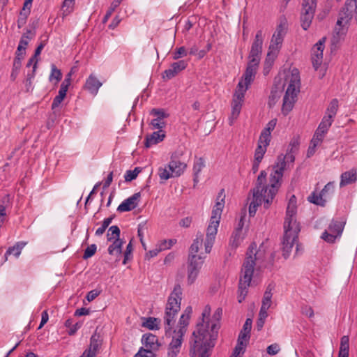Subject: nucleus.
<instances>
[{
    "label": "nucleus",
    "instance_id": "nucleus-1",
    "mask_svg": "<svg viewBox=\"0 0 357 357\" xmlns=\"http://www.w3.org/2000/svg\"><path fill=\"white\" fill-rule=\"evenodd\" d=\"M211 307L205 306L201 320L196 324L190 341L189 355L190 357H210L215 347L220 329L219 321L222 315V309L218 307L210 321Z\"/></svg>",
    "mask_w": 357,
    "mask_h": 357
},
{
    "label": "nucleus",
    "instance_id": "nucleus-2",
    "mask_svg": "<svg viewBox=\"0 0 357 357\" xmlns=\"http://www.w3.org/2000/svg\"><path fill=\"white\" fill-rule=\"evenodd\" d=\"M285 158H279L278 161L273 166L269 178V184L267 187L264 185L266 179L263 178L260 179L258 177L256 187L253 189L254 195L264 197V207L266 209L269 208L280 185V181L286 167Z\"/></svg>",
    "mask_w": 357,
    "mask_h": 357
},
{
    "label": "nucleus",
    "instance_id": "nucleus-3",
    "mask_svg": "<svg viewBox=\"0 0 357 357\" xmlns=\"http://www.w3.org/2000/svg\"><path fill=\"white\" fill-rule=\"evenodd\" d=\"M264 258V251L260 248L257 250V244L255 242L252 243L246 252V257L241 269L238 290L239 303H241L247 295V289L250 284L255 265L257 262L263 261Z\"/></svg>",
    "mask_w": 357,
    "mask_h": 357
},
{
    "label": "nucleus",
    "instance_id": "nucleus-4",
    "mask_svg": "<svg viewBox=\"0 0 357 357\" xmlns=\"http://www.w3.org/2000/svg\"><path fill=\"white\" fill-rule=\"evenodd\" d=\"M286 90L282 99V113L287 116L289 114L298 100L301 91L300 73L297 68H294L284 72Z\"/></svg>",
    "mask_w": 357,
    "mask_h": 357
},
{
    "label": "nucleus",
    "instance_id": "nucleus-5",
    "mask_svg": "<svg viewBox=\"0 0 357 357\" xmlns=\"http://www.w3.org/2000/svg\"><path fill=\"white\" fill-rule=\"evenodd\" d=\"M264 39V33L263 31L259 30L252 44L249 54V61L245 72L241 78V79L248 83H252L255 78L257 70L261 59Z\"/></svg>",
    "mask_w": 357,
    "mask_h": 357
},
{
    "label": "nucleus",
    "instance_id": "nucleus-6",
    "mask_svg": "<svg viewBox=\"0 0 357 357\" xmlns=\"http://www.w3.org/2000/svg\"><path fill=\"white\" fill-rule=\"evenodd\" d=\"M182 288L180 284H175L168 298L164 317L165 332H169L175 323V317L181 309Z\"/></svg>",
    "mask_w": 357,
    "mask_h": 357
},
{
    "label": "nucleus",
    "instance_id": "nucleus-7",
    "mask_svg": "<svg viewBox=\"0 0 357 357\" xmlns=\"http://www.w3.org/2000/svg\"><path fill=\"white\" fill-rule=\"evenodd\" d=\"M352 0L347 1L345 6L340 11L333 31V45H336L345 38L352 18Z\"/></svg>",
    "mask_w": 357,
    "mask_h": 357
},
{
    "label": "nucleus",
    "instance_id": "nucleus-8",
    "mask_svg": "<svg viewBox=\"0 0 357 357\" xmlns=\"http://www.w3.org/2000/svg\"><path fill=\"white\" fill-rule=\"evenodd\" d=\"M251 84L252 83H248L247 82L242 79H240L238 82L233 95L231 105V114L228 119L229 124L230 126H232L239 116L244 102L245 93Z\"/></svg>",
    "mask_w": 357,
    "mask_h": 357
},
{
    "label": "nucleus",
    "instance_id": "nucleus-9",
    "mask_svg": "<svg viewBox=\"0 0 357 357\" xmlns=\"http://www.w3.org/2000/svg\"><path fill=\"white\" fill-rule=\"evenodd\" d=\"M296 198L294 195H292L287 207L286 218L284 222V234L288 232L290 235L293 236L295 235L298 237L301 227L296 219Z\"/></svg>",
    "mask_w": 357,
    "mask_h": 357
},
{
    "label": "nucleus",
    "instance_id": "nucleus-10",
    "mask_svg": "<svg viewBox=\"0 0 357 357\" xmlns=\"http://www.w3.org/2000/svg\"><path fill=\"white\" fill-rule=\"evenodd\" d=\"M185 167V163L181 162L178 158H175L170 161L167 167H160L158 175L162 180H167L172 177H178L183 173Z\"/></svg>",
    "mask_w": 357,
    "mask_h": 357
},
{
    "label": "nucleus",
    "instance_id": "nucleus-11",
    "mask_svg": "<svg viewBox=\"0 0 357 357\" xmlns=\"http://www.w3.org/2000/svg\"><path fill=\"white\" fill-rule=\"evenodd\" d=\"M346 224V220L342 218L340 220H333L330 223L328 231H325L321 238L327 243H333L335 240L340 237Z\"/></svg>",
    "mask_w": 357,
    "mask_h": 357
},
{
    "label": "nucleus",
    "instance_id": "nucleus-12",
    "mask_svg": "<svg viewBox=\"0 0 357 357\" xmlns=\"http://www.w3.org/2000/svg\"><path fill=\"white\" fill-rule=\"evenodd\" d=\"M317 6V0H303L301 20V26L307 30L312 22Z\"/></svg>",
    "mask_w": 357,
    "mask_h": 357
},
{
    "label": "nucleus",
    "instance_id": "nucleus-13",
    "mask_svg": "<svg viewBox=\"0 0 357 357\" xmlns=\"http://www.w3.org/2000/svg\"><path fill=\"white\" fill-rule=\"evenodd\" d=\"M282 40L277 38H271L270 45L268 47V52L265 61L264 74H267L269 72L270 68L273 64L275 58L281 49L282 45Z\"/></svg>",
    "mask_w": 357,
    "mask_h": 357
},
{
    "label": "nucleus",
    "instance_id": "nucleus-14",
    "mask_svg": "<svg viewBox=\"0 0 357 357\" xmlns=\"http://www.w3.org/2000/svg\"><path fill=\"white\" fill-rule=\"evenodd\" d=\"M325 38L320 39L312 48V62L314 70H317L323 61V52L325 48Z\"/></svg>",
    "mask_w": 357,
    "mask_h": 357
},
{
    "label": "nucleus",
    "instance_id": "nucleus-15",
    "mask_svg": "<svg viewBox=\"0 0 357 357\" xmlns=\"http://www.w3.org/2000/svg\"><path fill=\"white\" fill-rule=\"evenodd\" d=\"M225 190L221 189L218 195L217 199H216V203L213 207V209L212 211V215L210 219V222H212V224L220 223V220L221 217V214L222 212V209L224 208L225 205Z\"/></svg>",
    "mask_w": 357,
    "mask_h": 357
},
{
    "label": "nucleus",
    "instance_id": "nucleus-16",
    "mask_svg": "<svg viewBox=\"0 0 357 357\" xmlns=\"http://www.w3.org/2000/svg\"><path fill=\"white\" fill-rule=\"evenodd\" d=\"M188 66V61L185 60H179L172 63L169 68L165 70L162 77L164 79H171L176 76L179 73L184 70Z\"/></svg>",
    "mask_w": 357,
    "mask_h": 357
},
{
    "label": "nucleus",
    "instance_id": "nucleus-17",
    "mask_svg": "<svg viewBox=\"0 0 357 357\" xmlns=\"http://www.w3.org/2000/svg\"><path fill=\"white\" fill-rule=\"evenodd\" d=\"M141 192H136L131 197L125 199L117 208V211L120 213L130 211L135 208L140 202Z\"/></svg>",
    "mask_w": 357,
    "mask_h": 357
},
{
    "label": "nucleus",
    "instance_id": "nucleus-18",
    "mask_svg": "<svg viewBox=\"0 0 357 357\" xmlns=\"http://www.w3.org/2000/svg\"><path fill=\"white\" fill-rule=\"evenodd\" d=\"M102 85V82L98 79L97 76L92 73L86 78L84 85V89L95 96L98 94L99 89Z\"/></svg>",
    "mask_w": 357,
    "mask_h": 357
},
{
    "label": "nucleus",
    "instance_id": "nucleus-19",
    "mask_svg": "<svg viewBox=\"0 0 357 357\" xmlns=\"http://www.w3.org/2000/svg\"><path fill=\"white\" fill-rule=\"evenodd\" d=\"M219 224L213 223L210 222L206 231V237L205 240V251L206 253H210L213 247L215 235L218 231V227Z\"/></svg>",
    "mask_w": 357,
    "mask_h": 357
},
{
    "label": "nucleus",
    "instance_id": "nucleus-20",
    "mask_svg": "<svg viewBox=\"0 0 357 357\" xmlns=\"http://www.w3.org/2000/svg\"><path fill=\"white\" fill-rule=\"evenodd\" d=\"M102 344L100 335L95 333L90 339V344L88 349L84 351V356L87 355L88 357H96L97 351Z\"/></svg>",
    "mask_w": 357,
    "mask_h": 357
},
{
    "label": "nucleus",
    "instance_id": "nucleus-21",
    "mask_svg": "<svg viewBox=\"0 0 357 357\" xmlns=\"http://www.w3.org/2000/svg\"><path fill=\"white\" fill-rule=\"evenodd\" d=\"M357 181V169L352 168L349 171L343 172L340 176V187L342 188L351 185Z\"/></svg>",
    "mask_w": 357,
    "mask_h": 357
},
{
    "label": "nucleus",
    "instance_id": "nucleus-22",
    "mask_svg": "<svg viewBox=\"0 0 357 357\" xmlns=\"http://www.w3.org/2000/svg\"><path fill=\"white\" fill-rule=\"evenodd\" d=\"M298 238L295 235L293 236L290 235L288 232L287 234L284 235V239L282 242V251L283 256L285 259H287L294 247V243L297 241Z\"/></svg>",
    "mask_w": 357,
    "mask_h": 357
},
{
    "label": "nucleus",
    "instance_id": "nucleus-23",
    "mask_svg": "<svg viewBox=\"0 0 357 357\" xmlns=\"http://www.w3.org/2000/svg\"><path fill=\"white\" fill-rule=\"evenodd\" d=\"M165 137V132L163 130L153 132L151 135H147L146 137L145 146L150 147L162 142Z\"/></svg>",
    "mask_w": 357,
    "mask_h": 357
},
{
    "label": "nucleus",
    "instance_id": "nucleus-24",
    "mask_svg": "<svg viewBox=\"0 0 357 357\" xmlns=\"http://www.w3.org/2000/svg\"><path fill=\"white\" fill-rule=\"evenodd\" d=\"M142 340L145 345L146 349L155 350L158 349L160 347L158 337L152 333L144 334Z\"/></svg>",
    "mask_w": 357,
    "mask_h": 357
},
{
    "label": "nucleus",
    "instance_id": "nucleus-25",
    "mask_svg": "<svg viewBox=\"0 0 357 357\" xmlns=\"http://www.w3.org/2000/svg\"><path fill=\"white\" fill-rule=\"evenodd\" d=\"M184 335L185 331L183 329H178L177 331H174L172 341L168 346L181 349L183 342Z\"/></svg>",
    "mask_w": 357,
    "mask_h": 357
},
{
    "label": "nucleus",
    "instance_id": "nucleus-26",
    "mask_svg": "<svg viewBox=\"0 0 357 357\" xmlns=\"http://www.w3.org/2000/svg\"><path fill=\"white\" fill-rule=\"evenodd\" d=\"M325 135V133H322L316 130L308 149V154H314L315 148L322 142Z\"/></svg>",
    "mask_w": 357,
    "mask_h": 357
},
{
    "label": "nucleus",
    "instance_id": "nucleus-27",
    "mask_svg": "<svg viewBox=\"0 0 357 357\" xmlns=\"http://www.w3.org/2000/svg\"><path fill=\"white\" fill-rule=\"evenodd\" d=\"M203 264L204 260L202 257L197 256V255L188 256V268H192L195 270L200 271Z\"/></svg>",
    "mask_w": 357,
    "mask_h": 357
},
{
    "label": "nucleus",
    "instance_id": "nucleus-28",
    "mask_svg": "<svg viewBox=\"0 0 357 357\" xmlns=\"http://www.w3.org/2000/svg\"><path fill=\"white\" fill-rule=\"evenodd\" d=\"M287 30V24L285 19L281 20L280 24L278 25L273 35V38H277L283 41L284 37L286 35Z\"/></svg>",
    "mask_w": 357,
    "mask_h": 357
},
{
    "label": "nucleus",
    "instance_id": "nucleus-29",
    "mask_svg": "<svg viewBox=\"0 0 357 357\" xmlns=\"http://www.w3.org/2000/svg\"><path fill=\"white\" fill-rule=\"evenodd\" d=\"M123 242L121 239H115L114 241L108 248V252L111 255L119 257L122 252V245Z\"/></svg>",
    "mask_w": 357,
    "mask_h": 357
},
{
    "label": "nucleus",
    "instance_id": "nucleus-30",
    "mask_svg": "<svg viewBox=\"0 0 357 357\" xmlns=\"http://www.w3.org/2000/svg\"><path fill=\"white\" fill-rule=\"evenodd\" d=\"M277 123L275 119L271 120L267 124L266 128L261 131L260 136L262 139L266 141L267 139L271 140V132L274 130Z\"/></svg>",
    "mask_w": 357,
    "mask_h": 357
},
{
    "label": "nucleus",
    "instance_id": "nucleus-31",
    "mask_svg": "<svg viewBox=\"0 0 357 357\" xmlns=\"http://www.w3.org/2000/svg\"><path fill=\"white\" fill-rule=\"evenodd\" d=\"M274 289V285L272 284H269L266 289L264 294L261 306H265L266 307H270L272 303L271 298L273 295V290Z\"/></svg>",
    "mask_w": 357,
    "mask_h": 357
},
{
    "label": "nucleus",
    "instance_id": "nucleus-32",
    "mask_svg": "<svg viewBox=\"0 0 357 357\" xmlns=\"http://www.w3.org/2000/svg\"><path fill=\"white\" fill-rule=\"evenodd\" d=\"M300 143V137L298 136L294 137L289 142V144L287 149V154H296L299 149Z\"/></svg>",
    "mask_w": 357,
    "mask_h": 357
},
{
    "label": "nucleus",
    "instance_id": "nucleus-33",
    "mask_svg": "<svg viewBox=\"0 0 357 357\" xmlns=\"http://www.w3.org/2000/svg\"><path fill=\"white\" fill-rule=\"evenodd\" d=\"M324 195L320 192L319 195H317L315 192H313L308 197L307 200L314 204L324 206L326 202V200L323 198Z\"/></svg>",
    "mask_w": 357,
    "mask_h": 357
},
{
    "label": "nucleus",
    "instance_id": "nucleus-34",
    "mask_svg": "<svg viewBox=\"0 0 357 357\" xmlns=\"http://www.w3.org/2000/svg\"><path fill=\"white\" fill-rule=\"evenodd\" d=\"M333 121V119L324 115L317 130L326 134L331 126Z\"/></svg>",
    "mask_w": 357,
    "mask_h": 357
},
{
    "label": "nucleus",
    "instance_id": "nucleus-35",
    "mask_svg": "<svg viewBox=\"0 0 357 357\" xmlns=\"http://www.w3.org/2000/svg\"><path fill=\"white\" fill-rule=\"evenodd\" d=\"M262 201H264V197L253 194V200L250 203L249 207V213L250 216L255 215L257 206L261 204Z\"/></svg>",
    "mask_w": 357,
    "mask_h": 357
},
{
    "label": "nucleus",
    "instance_id": "nucleus-36",
    "mask_svg": "<svg viewBox=\"0 0 357 357\" xmlns=\"http://www.w3.org/2000/svg\"><path fill=\"white\" fill-rule=\"evenodd\" d=\"M270 139L264 141L262 137H259L258 146L255 151V156H264L266 153V148L270 143Z\"/></svg>",
    "mask_w": 357,
    "mask_h": 357
},
{
    "label": "nucleus",
    "instance_id": "nucleus-37",
    "mask_svg": "<svg viewBox=\"0 0 357 357\" xmlns=\"http://www.w3.org/2000/svg\"><path fill=\"white\" fill-rule=\"evenodd\" d=\"M338 101L337 99H333L329 103V105L328 106L325 116H327L330 118L334 119L335 116L337 109H338Z\"/></svg>",
    "mask_w": 357,
    "mask_h": 357
},
{
    "label": "nucleus",
    "instance_id": "nucleus-38",
    "mask_svg": "<svg viewBox=\"0 0 357 357\" xmlns=\"http://www.w3.org/2000/svg\"><path fill=\"white\" fill-rule=\"evenodd\" d=\"M203 242V234H197L196 238L194 240L190 248V254L189 255H196V253L199 251V246L202 245Z\"/></svg>",
    "mask_w": 357,
    "mask_h": 357
},
{
    "label": "nucleus",
    "instance_id": "nucleus-39",
    "mask_svg": "<svg viewBox=\"0 0 357 357\" xmlns=\"http://www.w3.org/2000/svg\"><path fill=\"white\" fill-rule=\"evenodd\" d=\"M62 74L60 70H59L55 65L52 64L51 66V73L49 77V80L51 82H54V84H56L61 79Z\"/></svg>",
    "mask_w": 357,
    "mask_h": 357
},
{
    "label": "nucleus",
    "instance_id": "nucleus-40",
    "mask_svg": "<svg viewBox=\"0 0 357 357\" xmlns=\"http://www.w3.org/2000/svg\"><path fill=\"white\" fill-rule=\"evenodd\" d=\"M26 245V243L24 242H17L14 246L10 247L6 251L5 256L6 257L8 255H13L15 257H18L20 253L22 248Z\"/></svg>",
    "mask_w": 357,
    "mask_h": 357
},
{
    "label": "nucleus",
    "instance_id": "nucleus-41",
    "mask_svg": "<svg viewBox=\"0 0 357 357\" xmlns=\"http://www.w3.org/2000/svg\"><path fill=\"white\" fill-rule=\"evenodd\" d=\"M160 322V319L155 317H148L145 319V321L143 322L142 326L150 329H158V324Z\"/></svg>",
    "mask_w": 357,
    "mask_h": 357
},
{
    "label": "nucleus",
    "instance_id": "nucleus-42",
    "mask_svg": "<svg viewBox=\"0 0 357 357\" xmlns=\"http://www.w3.org/2000/svg\"><path fill=\"white\" fill-rule=\"evenodd\" d=\"M22 67V61H19V58H15L13 61L12 71L10 73V79L12 81H15L20 73Z\"/></svg>",
    "mask_w": 357,
    "mask_h": 357
},
{
    "label": "nucleus",
    "instance_id": "nucleus-43",
    "mask_svg": "<svg viewBox=\"0 0 357 357\" xmlns=\"http://www.w3.org/2000/svg\"><path fill=\"white\" fill-rule=\"evenodd\" d=\"M281 96V92L276 89H272L268 98V105L270 107H273L279 100Z\"/></svg>",
    "mask_w": 357,
    "mask_h": 357
},
{
    "label": "nucleus",
    "instance_id": "nucleus-44",
    "mask_svg": "<svg viewBox=\"0 0 357 357\" xmlns=\"http://www.w3.org/2000/svg\"><path fill=\"white\" fill-rule=\"evenodd\" d=\"M120 229L116 225H113L109 228L108 232H107V240L109 241L113 240V239H120Z\"/></svg>",
    "mask_w": 357,
    "mask_h": 357
},
{
    "label": "nucleus",
    "instance_id": "nucleus-45",
    "mask_svg": "<svg viewBox=\"0 0 357 357\" xmlns=\"http://www.w3.org/2000/svg\"><path fill=\"white\" fill-rule=\"evenodd\" d=\"M75 0H64L62 5L63 15L66 16L73 10Z\"/></svg>",
    "mask_w": 357,
    "mask_h": 357
},
{
    "label": "nucleus",
    "instance_id": "nucleus-46",
    "mask_svg": "<svg viewBox=\"0 0 357 357\" xmlns=\"http://www.w3.org/2000/svg\"><path fill=\"white\" fill-rule=\"evenodd\" d=\"M123 0H114L106 13L105 17H103L102 22L106 23L109 18L111 17L112 13L115 10V9L121 4Z\"/></svg>",
    "mask_w": 357,
    "mask_h": 357
},
{
    "label": "nucleus",
    "instance_id": "nucleus-47",
    "mask_svg": "<svg viewBox=\"0 0 357 357\" xmlns=\"http://www.w3.org/2000/svg\"><path fill=\"white\" fill-rule=\"evenodd\" d=\"M188 54L187 49L184 46L176 48L172 53V59L178 60L182 57L186 56Z\"/></svg>",
    "mask_w": 357,
    "mask_h": 357
},
{
    "label": "nucleus",
    "instance_id": "nucleus-48",
    "mask_svg": "<svg viewBox=\"0 0 357 357\" xmlns=\"http://www.w3.org/2000/svg\"><path fill=\"white\" fill-rule=\"evenodd\" d=\"M115 217L114 215L107 218H105L103 222H102V225L100 227H99L96 231V236H101L102 234H104V232L105 231L106 229L108 227V226L110 225V223L112 222V220L114 219V218Z\"/></svg>",
    "mask_w": 357,
    "mask_h": 357
},
{
    "label": "nucleus",
    "instance_id": "nucleus-49",
    "mask_svg": "<svg viewBox=\"0 0 357 357\" xmlns=\"http://www.w3.org/2000/svg\"><path fill=\"white\" fill-rule=\"evenodd\" d=\"M199 271H197L192 268H188V278H187V283L188 285H192L196 280L198 275H199Z\"/></svg>",
    "mask_w": 357,
    "mask_h": 357
},
{
    "label": "nucleus",
    "instance_id": "nucleus-50",
    "mask_svg": "<svg viewBox=\"0 0 357 357\" xmlns=\"http://www.w3.org/2000/svg\"><path fill=\"white\" fill-rule=\"evenodd\" d=\"M339 351L349 353V338L347 335L342 337Z\"/></svg>",
    "mask_w": 357,
    "mask_h": 357
},
{
    "label": "nucleus",
    "instance_id": "nucleus-51",
    "mask_svg": "<svg viewBox=\"0 0 357 357\" xmlns=\"http://www.w3.org/2000/svg\"><path fill=\"white\" fill-rule=\"evenodd\" d=\"M152 349L141 347L135 357H156Z\"/></svg>",
    "mask_w": 357,
    "mask_h": 357
},
{
    "label": "nucleus",
    "instance_id": "nucleus-52",
    "mask_svg": "<svg viewBox=\"0 0 357 357\" xmlns=\"http://www.w3.org/2000/svg\"><path fill=\"white\" fill-rule=\"evenodd\" d=\"M141 172L139 167H135L134 170H128L124 176L126 181H131L136 178L138 174Z\"/></svg>",
    "mask_w": 357,
    "mask_h": 357
},
{
    "label": "nucleus",
    "instance_id": "nucleus-53",
    "mask_svg": "<svg viewBox=\"0 0 357 357\" xmlns=\"http://www.w3.org/2000/svg\"><path fill=\"white\" fill-rule=\"evenodd\" d=\"M65 97L66 96H63L59 93L57 96L54 97L52 104V109L54 111V113L56 112L57 108L59 107L60 104L64 100Z\"/></svg>",
    "mask_w": 357,
    "mask_h": 357
},
{
    "label": "nucleus",
    "instance_id": "nucleus-54",
    "mask_svg": "<svg viewBox=\"0 0 357 357\" xmlns=\"http://www.w3.org/2000/svg\"><path fill=\"white\" fill-rule=\"evenodd\" d=\"M97 247L95 244H91V245L88 246L85 250L83 255L84 259H87L90 257H91L96 252Z\"/></svg>",
    "mask_w": 357,
    "mask_h": 357
},
{
    "label": "nucleus",
    "instance_id": "nucleus-55",
    "mask_svg": "<svg viewBox=\"0 0 357 357\" xmlns=\"http://www.w3.org/2000/svg\"><path fill=\"white\" fill-rule=\"evenodd\" d=\"M246 343L238 342H237V344L234 348V352L232 354L231 357H238L240 354H243L245 351Z\"/></svg>",
    "mask_w": 357,
    "mask_h": 357
},
{
    "label": "nucleus",
    "instance_id": "nucleus-56",
    "mask_svg": "<svg viewBox=\"0 0 357 357\" xmlns=\"http://www.w3.org/2000/svg\"><path fill=\"white\" fill-rule=\"evenodd\" d=\"M166 123L163 119L155 118L151 121V126L153 129L162 130Z\"/></svg>",
    "mask_w": 357,
    "mask_h": 357
},
{
    "label": "nucleus",
    "instance_id": "nucleus-57",
    "mask_svg": "<svg viewBox=\"0 0 357 357\" xmlns=\"http://www.w3.org/2000/svg\"><path fill=\"white\" fill-rule=\"evenodd\" d=\"M30 40L31 38L27 34L22 35L17 47L19 50H24L26 52V47L29 45Z\"/></svg>",
    "mask_w": 357,
    "mask_h": 357
},
{
    "label": "nucleus",
    "instance_id": "nucleus-58",
    "mask_svg": "<svg viewBox=\"0 0 357 357\" xmlns=\"http://www.w3.org/2000/svg\"><path fill=\"white\" fill-rule=\"evenodd\" d=\"M189 315L188 314H182L179 319V328L178 329H183L185 331V333H186V327L189 324Z\"/></svg>",
    "mask_w": 357,
    "mask_h": 357
},
{
    "label": "nucleus",
    "instance_id": "nucleus-59",
    "mask_svg": "<svg viewBox=\"0 0 357 357\" xmlns=\"http://www.w3.org/2000/svg\"><path fill=\"white\" fill-rule=\"evenodd\" d=\"M205 166L204 161L202 158H199L194 164L193 172L194 174H199L202 169Z\"/></svg>",
    "mask_w": 357,
    "mask_h": 357
},
{
    "label": "nucleus",
    "instance_id": "nucleus-60",
    "mask_svg": "<svg viewBox=\"0 0 357 357\" xmlns=\"http://www.w3.org/2000/svg\"><path fill=\"white\" fill-rule=\"evenodd\" d=\"M151 114L154 116L155 118L163 119L167 117V114L163 109H153L151 112Z\"/></svg>",
    "mask_w": 357,
    "mask_h": 357
},
{
    "label": "nucleus",
    "instance_id": "nucleus-61",
    "mask_svg": "<svg viewBox=\"0 0 357 357\" xmlns=\"http://www.w3.org/2000/svg\"><path fill=\"white\" fill-rule=\"evenodd\" d=\"M241 233V231H240L239 230H237V229H235V231H234L232 236H231V239L230 241V243L231 244L232 246H234V247L238 246Z\"/></svg>",
    "mask_w": 357,
    "mask_h": 357
},
{
    "label": "nucleus",
    "instance_id": "nucleus-62",
    "mask_svg": "<svg viewBox=\"0 0 357 357\" xmlns=\"http://www.w3.org/2000/svg\"><path fill=\"white\" fill-rule=\"evenodd\" d=\"M280 346L277 343L269 345L266 349L267 353L269 355H275L280 351Z\"/></svg>",
    "mask_w": 357,
    "mask_h": 357
},
{
    "label": "nucleus",
    "instance_id": "nucleus-63",
    "mask_svg": "<svg viewBox=\"0 0 357 357\" xmlns=\"http://www.w3.org/2000/svg\"><path fill=\"white\" fill-rule=\"evenodd\" d=\"M301 313L309 318H311L314 316V310L309 305H304L301 308Z\"/></svg>",
    "mask_w": 357,
    "mask_h": 357
},
{
    "label": "nucleus",
    "instance_id": "nucleus-64",
    "mask_svg": "<svg viewBox=\"0 0 357 357\" xmlns=\"http://www.w3.org/2000/svg\"><path fill=\"white\" fill-rule=\"evenodd\" d=\"M181 351L180 349L168 346L167 357H176Z\"/></svg>",
    "mask_w": 357,
    "mask_h": 357
}]
</instances>
